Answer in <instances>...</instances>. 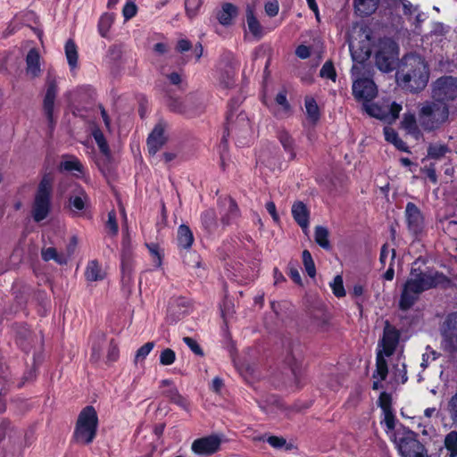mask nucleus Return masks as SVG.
Segmentation results:
<instances>
[{"label": "nucleus", "mask_w": 457, "mask_h": 457, "mask_svg": "<svg viewBox=\"0 0 457 457\" xmlns=\"http://www.w3.org/2000/svg\"><path fill=\"white\" fill-rule=\"evenodd\" d=\"M412 263L410 277L403 285L398 307L403 312L409 311L420 299V295L431 288L438 287L446 288L451 280L443 272L437 270H422Z\"/></svg>", "instance_id": "f257e3e1"}, {"label": "nucleus", "mask_w": 457, "mask_h": 457, "mask_svg": "<svg viewBox=\"0 0 457 457\" xmlns=\"http://www.w3.org/2000/svg\"><path fill=\"white\" fill-rule=\"evenodd\" d=\"M429 79V70L425 60L419 54H409L403 56L398 71L396 79L404 89L417 93L423 90Z\"/></svg>", "instance_id": "f03ea898"}, {"label": "nucleus", "mask_w": 457, "mask_h": 457, "mask_svg": "<svg viewBox=\"0 0 457 457\" xmlns=\"http://www.w3.org/2000/svg\"><path fill=\"white\" fill-rule=\"evenodd\" d=\"M350 51L353 62L358 63L352 67L353 76L356 77L353 83V94L357 100L370 103L377 96V86L371 79L360 76L361 70L366 68L364 62L370 58L371 50L370 47L355 49L353 46H350Z\"/></svg>", "instance_id": "7ed1b4c3"}, {"label": "nucleus", "mask_w": 457, "mask_h": 457, "mask_svg": "<svg viewBox=\"0 0 457 457\" xmlns=\"http://www.w3.org/2000/svg\"><path fill=\"white\" fill-rule=\"evenodd\" d=\"M449 104L433 99L421 103L419 106L418 121L426 132L439 129L449 121Z\"/></svg>", "instance_id": "20e7f679"}, {"label": "nucleus", "mask_w": 457, "mask_h": 457, "mask_svg": "<svg viewBox=\"0 0 457 457\" xmlns=\"http://www.w3.org/2000/svg\"><path fill=\"white\" fill-rule=\"evenodd\" d=\"M241 100L232 98L228 105L226 115L225 131L222 141H227V137H237L238 141L244 144L242 140L250 136L252 129L248 116L244 111H239Z\"/></svg>", "instance_id": "39448f33"}, {"label": "nucleus", "mask_w": 457, "mask_h": 457, "mask_svg": "<svg viewBox=\"0 0 457 457\" xmlns=\"http://www.w3.org/2000/svg\"><path fill=\"white\" fill-rule=\"evenodd\" d=\"M98 427V417L95 408L91 405L86 406L79 414L73 438L82 445H89L96 436Z\"/></svg>", "instance_id": "423d86ee"}, {"label": "nucleus", "mask_w": 457, "mask_h": 457, "mask_svg": "<svg viewBox=\"0 0 457 457\" xmlns=\"http://www.w3.org/2000/svg\"><path fill=\"white\" fill-rule=\"evenodd\" d=\"M54 179L51 174H45L35 194L32 217L36 222L45 220L51 209Z\"/></svg>", "instance_id": "0eeeda50"}, {"label": "nucleus", "mask_w": 457, "mask_h": 457, "mask_svg": "<svg viewBox=\"0 0 457 457\" xmlns=\"http://www.w3.org/2000/svg\"><path fill=\"white\" fill-rule=\"evenodd\" d=\"M376 67L382 72L393 71L399 64V47L391 38L380 39L375 54Z\"/></svg>", "instance_id": "6e6552de"}, {"label": "nucleus", "mask_w": 457, "mask_h": 457, "mask_svg": "<svg viewBox=\"0 0 457 457\" xmlns=\"http://www.w3.org/2000/svg\"><path fill=\"white\" fill-rule=\"evenodd\" d=\"M8 435V445L5 448L4 457H22L23 450L29 445L27 436L21 430L11 428L10 422L4 420L0 424V442Z\"/></svg>", "instance_id": "1a4fd4ad"}, {"label": "nucleus", "mask_w": 457, "mask_h": 457, "mask_svg": "<svg viewBox=\"0 0 457 457\" xmlns=\"http://www.w3.org/2000/svg\"><path fill=\"white\" fill-rule=\"evenodd\" d=\"M431 97L438 103L449 104L457 99V78L443 76L432 85Z\"/></svg>", "instance_id": "9d476101"}, {"label": "nucleus", "mask_w": 457, "mask_h": 457, "mask_svg": "<svg viewBox=\"0 0 457 457\" xmlns=\"http://www.w3.org/2000/svg\"><path fill=\"white\" fill-rule=\"evenodd\" d=\"M363 109L370 116L387 123H392L399 117L402 105L395 102L389 103L388 101L383 102L381 104L363 103Z\"/></svg>", "instance_id": "9b49d317"}, {"label": "nucleus", "mask_w": 457, "mask_h": 457, "mask_svg": "<svg viewBox=\"0 0 457 457\" xmlns=\"http://www.w3.org/2000/svg\"><path fill=\"white\" fill-rule=\"evenodd\" d=\"M442 345L450 353H457V312L447 315L440 328Z\"/></svg>", "instance_id": "f8f14e48"}, {"label": "nucleus", "mask_w": 457, "mask_h": 457, "mask_svg": "<svg viewBox=\"0 0 457 457\" xmlns=\"http://www.w3.org/2000/svg\"><path fill=\"white\" fill-rule=\"evenodd\" d=\"M418 435L406 430L399 439V451L403 457H428L424 445L418 440Z\"/></svg>", "instance_id": "ddd939ff"}, {"label": "nucleus", "mask_w": 457, "mask_h": 457, "mask_svg": "<svg viewBox=\"0 0 457 457\" xmlns=\"http://www.w3.org/2000/svg\"><path fill=\"white\" fill-rule=\"evenodd\" d=\"M46 90L43 99V112L50 127L55 124L54 118V103L58 94V85L56 79L48 74L46 78Z\"/></svg>", "instance_id": "4468645a"}, {"label": "nucleus", "mask_w": 457, "mask_h": 457, "mask_svg": "<svg viewBox=\"0 0 457 457\" xmlns=\"http://www.w3.org/2000/svg\"><path fill=\"white\" fill-rule=\"evenodd\" d=\"M405 219L408 230L413 236H419L424 228V217L420 208L411 202L407 203L405 207Z\"/></svg>", "instance_id": "2eb2a0df"}, {"label": "nucleus", "mask_w": 457, "mask_h": 457, "mask_svg": "<svg viewBox=\"0 0 457 457\" xmlns=\"http://www.w3.org/2000/svg\"><path fill=\"white\" fill-rule=\"evenodd\" d=\"M220 437L217 435H211L195 439L192 443L191 449L199 455H212L220 450Z\"/></svg>", "instance_id": "dca6fc26"}, {"label": "nucleus", "mask_w": 457, "mask_h": 457, "mask_svg": "<svg viewBox=\"0 0 457 457\" xmlns=\"http://www.w3.org/2000/svg\"><path fill=\"white\" fill-rule=\"evenodd\" d=\"M90 205V200L86 191L81 187L72 190L68 199V208L76 216H81Z\"/></svg>", "instance_id": "f3484780"}, {"label": "nucleus", "mask_w": 457, "mask_h": 457, "mask_svg": "<svg viewBox=\"0 0 457 457\" xmlns=\"http://www.w3.org/2000/svg\"><path fill=\"white\" fill-rule=\"evenodd\" d=\"M400 333L392 326L388 320L385 322L383 337L381 339L382 353L386 356H391L399 343Z\"/></svg>", "instance_id": "a211bd4d"}, {"label": "nucleus", "mask_w": 457, "mask_h": 457, "mask_svg": "<svg viewBox=\"0 0 457 457\" xmlns=\"http://www.w3.org/2000/svg\"><path fill=\"white\" fill-rule=\"evenodd\" d=\"M165 136V124L163 122L157 123L147 138L148 153L154 155L167 142Z\"/></svg>", "instance_id": "6ab92c4d"}, {"label": "nucleus", "mask_w": 457, "mask_h": 457, "mask_svg": "<svg viewBox=\"0 0 457 457\" xmlns=\"http://www.w3.org/2000/svg\"><path fill=\"white\" fill-rule=\"evenodd\" d=\"M292 216L295 221L302 228L306 234L309 227L310 212L305 204L302 201L294 203L292 206Z\"/></svg>", "instance_id": "aec40b11"}, {"label": "nucleus", "mask_w": 457, "mask_h": 457, "mask_svg": "<svg viewBox=\"0 0 457 457\" xmlns=\"http://www.w3.org/2000/svg\"><path fill=\"white\" fill-rule=\"evenodd\" d=\"M188 311V302L183 297L172 300L168 307V319L172 322L179 320Z\"/></svg>", "instance_id": "412c9836"}, {"label": "nucleus", "mask_w": 457, "mask_h": 457, "mask_svg": "<svg viewBox=\"0 0 457 457\" xmlns=\"http://www.w3.org/2000/svg\"><path fill=\"white\" fill-rule=\"evenodd\" d=\"M312 325L319 330H326L329 315L323 306L313 307L309 312Z\"/></svg>", "instance_id": "4be33fe9"}, {"label": "nucleus", "mask_w": 457, "mask_h": 457, "mask_svg": "<svg viewBox=\"0 0 457 457\" xmlns=\"http://www.w3.org/2000/svg\"><path fill=\"white\" fill-rule=\"evenodd\" d=\"M39 54L37 49L31 48L26 56V73L31 79L38 77L41 73Z\"/></svg>", "instance_id": "5701e85b"}, {"label": "nucleus", "mask_w": 457, "mask_h": 457, "mask_svg": "<svg viewBox=\"0 0 457 457\" xmlns=\"http://www.w3.org/2000/svg\"><path fill=\"white\" fill-rule=\"evenodd\" d=\"M238 14V9L231 3H225L221 9L218 11L216 17L219 22L223 26H228L232 23V20Z\"/></svg>", "instance_id": "b1692460"}, {"label": "nucleus", "mask_w": 457, "mask_h": 457, "mask_svg": "<svg viewBox=\"0 0 457 457\" xmlns=\"http://www.w3.org/2000/svg\"><path fill=\"white\" fill-rule=\"evenodd\" d=\"M16 342L20 347L29 352L33 345V337L30 330L23 325L18 326L15 331Z\"/></svg>", "instance_id": "393cba45"}, {"label": "nucleus", "mask_w": 457, "mask_h": 457, "mask_svg": "<svg viewBox=\"0 0 457 457\" xmlns=\"http://www.w3.org/2000/svg\"><path fill=\"white\" fill-rule=\"evenodd\" d=\"M224 202H227L228 206L224 214H222L220 218V221L223 226H228L230 225L236 219H237L240 215L239 208L236 203V201L228 196L226 197Z\"/></svg>", "instance_id": "a878e982"}, {"label": "nucleus", "mask_w": 457, "mask_h": 457, "mask_svg": "<svg viewBox=\"0 0 457 457\" xmlns=\"http://www.w3.org/2000/svg\"><path fill=\"white\" fill-rule=\"evenodd\" d=\"M277 138L282 145L284 150L289 154V160L293 161L296 158L295 143L292 136L284 129H280L277 133Z\"/></svg>", "instance_id": "bb28decb"}, {"label": "nucleus", "mask_w": 457, "mask_h": 457, "mask_svg": "<svg viewBox=\"0 0 457 457\" xmlns=\"http://www.w3.org/2000/svg\"><path fill=\"white\" fill-rule=\"evenodd\" d=\"M177 240L179 248L184 250L190 249L194 243V236L188 226L182 224L179 227Z\"/></svg>", "instance_id": "cd10ccee"}, {"label": "nucleus", "mask_w": 457, "mask_h": 457, "mask_svg": "<svg viewBox=\"0 0 457 457\" xmlns=\"http://www.w3.org/2000/svg\"><path fill=\"white\" fill-rule=\"evenodd\" d=\"M379 0H354V7L361 15L372 14L378 8Z\"/></svg>", "instance_id": "c85d7f7f"}, {"label": "nucleus", "mask_w": 457, "mask_h": 457, "mask_svg": "<svg viewBox=\"0 0 457 457\" xmlns=\"http://www.w3.org/2000/svg\"><path fill=\"white\" fill-rule=\"evenodd\" d=\"M246 21L249 31L256 37L262 36V29L260 22L254 16V12L252 7L247 6L246 8Z\"/></svg>", "instance_id": "c756f323"}, {"label": "nucleus", "mask_w": 457, "mask_h": 457, "mask_svg": "<svg viewBox=\"0 0 457 457\" xmlns=\"http://www.w3.org/2000/svg\"><path fill=\"white\" fill-rule=\"evenodd\" d=\"M85 276L88 281H97L104 278V272L102 270L98 262L94 260L88 262Z\"/></svg>", "instance_id": "7c9ffc66"}, {"label": "nucleus", "mask_w": 457, "mask_h": 457, "mask_svg": "<svg viewBox=\"0 0 457 457\" xmlns=\"http://www.w3.org/2000/svg\"><path fill=\"white\" fill-rule=\"evenodd\" d=\"M385 138L387 142L392 143L398 150L409 152L408 146L398 136L397 132L392 129L386 127L384 129Z\"/></svg>", "instance_id": "2f4dec72"}, {"label": "nucleus", "mask_w": 457, "mask_h": 457, "mask_svg": "<svg viewBox=\"0 0 457 457\" xmlns=\"http://www.w3.org/2000/svg\"><path fill=\"white\" fill-rule=\"evenodd\" d=\"M42 259L46 262L54 260L60 265L67 264L68 257L63 253H58L54 247L43 248L41 251Z\"/></svg>", "instance_id": "473e14b6"}, {"label": "nucleus", "mask_w": 457, "mask_h": 457, "mask_svg": "<svg viewBox=\"0 0 457 457\" xmlns=\"http://www.w3.org/2000/svg\"><path fill=\"white\" fill-rule=\"evenodd\" d=\"M162 395L167 397L171 403L179 405L182 409L188 411V402L187 400L181 395L178 389L173 386L168 390L163 391Z\"/></svg>", "instance_id": "72a5a7b5"}, {"label": "nucleus", "mask_w": 457, "mask_h": 457, "mask_svg": "<svg viewBox=\"0 0 457 457\" xmlns=\"http://www.w3.org/2000/svg\"><path fill=\"white\" fill-rule=\"evenodd\" d=\"M451 152V148L445 144H430L428 146V157L434 160H440Z\"/></svg>", "instance_id": "f704fd0d"}, {"label": "nucleus", "mask_w": 457, "mask_h": 457, "mask_svg": "<svg viewBox=\"0 0 457 457\" xmlns=\"http://www.w3.org/2000/svg\"><path fill=\"white\" fill-rule=\"evenodd\" d=\"M120 258L122 272L129 273L131 270L132 252L127 239H123Z\"/></svg>", "instance_id": "c9c22d12"}, {"label": "nucleus", "mask_w": 457, "mask_h": 457, "mask_svg": "<svg viewBox=\"0 0 457 457\" xmlns=\"http://www.w3.org/2000/svg\"><path fill=\"white\" fill-rule=\"evenodd\" d=\"M329 232L327 228L323 226H316L314 232L315 242L323 249L330 250L331 245L328 240Z\"/></svg>", "instance_id": "e433bc0d"}, {"label": "nucleus", "mask_w": 457, "mask_h": 457, "mask_svg": "<svg viewBox=\"0 0 457 457\" xmlns=\"http://www.w3.org/2000/svg\"><path fill=\"white\" fill-rule=\"evenodd\" d=\"M106 342L105 335L101 333L98 334L96 338L94 340L92 344V353L90 356V361L92 362H97L101 359L102 351Z\"/></svg>", "instance_id": "4c0bfd02"}, {"label": "nucleus", "mask_w": 457, "mask_h": 457, "mask_svg": "<svg viewBox=\"0 0 457 457\" xmlns=\"http://www.w3.org/2000/svg\"><path fill=\"white\" fill-rule=\"evenodd\" d=\"M65 54L71 69H76L78 66L79 54L77 46L72 39H69L65 44Z\"/></svg>", "instance_id": "58836bf2"}, {"label": "nucleus", "mask_w": 457, "mask_h": 457, "mask_svg": "<svg viewBox=\"0 0 457 457\" xmlns=\"http://www.w3.org/2000/svg\"><path fill=\"white\" fill-rule=\"evenodd\" d=\"M382 351H378L376 358V370L373 378H379L380 380H385L388 374V367L386 359L384 358Z\"/></svg>", "instance_id": "ea45409f"}, {"label": "nucleus", "mask_w": 457, "mask_h": 457, "mask_svg": "<svg viewBox=\"0 0 457 457\" xmlns=\"http://www.w3.org/2000/svg\"><path fill=\"white\" fill-rule=\"evenodd\" d=\"M201 220L204 228L208 232L214 231L218 226L216 212L213 209H208L204 212L201 216Z\"/></svg>", "instance_id": "a19ab883"}, {"label": "nucleus", "mask_w": 457, "mask_h": 457, "mask_svg": "<svg viewBox=\"0 0 457 457\" xmlns=\"http://www.w3.org/2000/svg\"><path fill=\"white\" fill-rule=\"evenodd\" d=\"M418 117L415 116L413 113H404L403 120H402V126L403 128L408 131V133L415 135L420 133L419 126L418 125Z\"/></svg>", "instance_id": "79ce46f5"}, {"label": "nucleus", "mask_w": 457, "mask_h": 457, "mask_svg": "<svg viewBox=\"0 0 457 457\" xmlns=\"http://www.w3.org/2000/svg\"><path fill=\"white\" fill-rule=\"evenodd\" d=\"M306 113L308 118L313 122H317L320 119V110L316 101L312 97H305L304 100Z\"/></svg>", "instance_id": "37998d69"}, {"label": "nucleus", "mask_w": 457, "mask_h": 457, "mask_svg": "<svg viewBox=\"0 0 457 457\" xmlns=\"http://www.w3.org/2000/svg\"><path fill=\"white\" fill-rule=\"evenodd\" d=\"M114 21V15L104 13L98 22V31L103 37H107V33Z\"/></svg>", "instance_id": "c03bdc74"}, {"label": "nucleus", "mask_w": 457, "mask_h": 457, "mask_svg": "<svg viewBox=\"0 0 457 457\" xmlns=\"http://www.w3.org/2000/svg\"><path fill=\"white\" fill-rule=\"evenodd\" d=\"M302 258L307 274L311 278H314L316 275V268L311 253L308 250H303L302 253Z\"/></svg>", "instance_id": "a18cd8bd"}, {"label": "nucleus", "mask_w": 457, "mask_h": 457, "mask_svg": "<svg viewBox=\"0 0 457 457\" xmlns=\"http://www.w3.org/2000/svg\"><path fill=\"white\" fill-rule=\"evenodd\" d=\"M445 446L450 452L451 457L457 455V431H451L446 435Z\"/></svg>", "instance_id": "49530a36"}, {"label": "nucleus", "mask_w": 457, "mask_h": 457, "mask_svg": "<svg viewBox=\"0 0 457 457\" xmlns=\"http://www.w3.org/2000/svg\"><path fill=\"white\" fill-rule=\"evenodd\" d=\"M203 4V0H185V10L189 19L195 18Z\"/></svg>", "instance_id": "de8ad7c7"}, {"label": "nucleus", "mask_w": 457, "mask_h": 457, "mask_svg": "<svg viewBox=\"0 0 457 457\" xmlns=\"http://www.w3.org/2000/svg\"><path fill=\"white\" fill-rule=\"evenodd\" d=\"M93 136L101 153L109 157L110 149L104 134L100 130H96L94 132Z\"/></svg>", "instance_id": "09e8293b"}, {"label": "nucleus", "mask_w": 457, "mask_h": 457, "mask_svg": "<svg viewBox=\"0 0 457 457\" xmlns=\"http://www.w3.org/2000/svg\"><path fill=\"white\" fill-rule=\"evenodd\" d=\"M183 262L186 265L192 268H196L200 266V256L195 253L188 250H186L183 254Z\"/></svg>", "instance_id": "8fccbe9b"}, {"label": "nucleus", "mask_w": 457, "mask_h": 457, "mask_svg": "<svg viewBox=\"0 0 457 457\" xmlns=\"http://www.w3.org/2000/svg\"><path fill=\"white\" fill-rule=\"evenodd\" d=\"M320 75L322 78L329 79L333 81L336 80L337 72L334 64L331 61H327L320 71Z\"/></svg>", "instance_id": "3c124183"}, {"label": "nucleus", "mask_w": 457, "mask_h": 457, "mask_svg": "<svg viewBox=\"0 0 457 457\" xmlns=\"http://www.w3.org/2000/svg\"><path fill=\"white\" fill-rule=\"evenodd\" d=\"M154 342H147L140 348H138L135 355L134 362L137 363L138 361L145 360L150 352L154 349Z\"/></svg>", "instance_id": "603ef678"}, {"label": "nucleus", "mask_w": 457, "mask_h": 457, "mask_svg": "<svg viewBox=\"0 0 457 457\" xmlns=\"http://www.w3.org/2000/svg\"><path fill=\"white\" fill-rule=\"evenodd\" d=\"M176 360V353L170 348H165L160 354V364L169 366L174 363Z\"/></svg>", "instance_id": "864d4df0"}, {"label": "nucleus", "mask_w": 457, "mask_h": 457, "mask_svg": "<svg viewBox=\"0 0 457 457\" xmlns=\"http://www.w3.org/2000/svg\"><path fill=\"white\" fill-rule=\"evenodd\" d=\"M333 294L337 297H343L345 295V290L343 284V278L340 275L334 278L333 282L330 283Z\"/></svg>", "instance_id": "5fc2aeb1"}, {"label": "nucleus", "mask_w": 457, "mask_h": 457, "mask_svg": "<svg viewBox=\"0 0 457 457\" xmlns=\"http://www.w3.org/2000/svg\"><path fill=\"white\" fill-rule=\"evenodd\" d=\"M220 84L224 88H230L235 85V74L230 71H226L220 74Z\"/></svg>", "instance_id": "6e6d98bb"}, {"label": "nucleus", "mask_w": 457, "mask_h": 457, "mask_svg": "<svg viewBox=\"0 0 457 457\" xmlns=\"http://www.w3.org/2000/svg\"><path fill=\"white\" fill-rule=\"evenodd\" d=\"M447 411L453 424H457V392L451 397Z\"/></svg>", "instance_id": "4d7b16f0"}, {"label": "nucleus", "mask_w": 457, "mask_h": 457, "mask_svg": "<svg viewBox=\"0 0 457 457\" xmlns=\"http://www.w3.org/2000/svg\"><path fill=\"white\" fill-rule=\"evenodd\" d=\"M182 340L195 355L200 357L204 355L203 349L196 342V340L189 337H184Z\"/></svg>", "instance_id": "13d9d810"}, {"label": "nucleus", "mask_w": 457, "mask_h": 457, "mask_svg": "<svg viewBox=\"0 0 457 457\" xmlns=\"http://www.w3.org/2000/svg\"><path fill=\"white\" fill-rule=\"evenodd\" d=\"M60 169L67 171L77 170L81 172L82 165L77 159H73L62 162L60 164Z\"/></svg>", "instance_id": "bf43d9fd"}, {"label": "nucleus", "mask_w": 457, "mask_h": 457, "mask_svg": "<svg viewBox=\"0 0 457 457\" xmlns=\"http://www.w3.org/2000/svg\"><path fill=\"white\" fill-rule=\"evenodd\" d=\"M137 7L133 1H128L123 7L122 13L126 21L130 20L137 14Z\"/></svg>", "instance_id": "052dcab7"}, {"label": "nucleus", "mask_w": 457, "mask_h": 457, "mask_svg": "<svg viewBox=\"0 0 457 457\" xmlns=\"http://www.w3.org/2000/svg\"><path fill=\"white\" fill-rule=\"evenodd\" d=\"M378 406L382 409L383 411L386 410H392V399L389 394L386 392H382L378 400Z\"/></svg>", "instance_id": "680f3d73"}, {"label": "nucleus", "mask_w": 457, "mask_h": 457, "mask_svg": "<svg viewBox=\"0 0 457 457\" xmlns=\"http://www.w3.org/2000/svg\"><path fill=\"white\" fill-rule=\"evenodd\" d=\"M168 106L174 112L184 113L186 112L183 103L177 98H170Z\"/></svg>", "instance_id": "e2e57ef3"}, {"label": "nucleus", "mask_w": 457, "mask_h": 457, "mask_svg": "<svg viewBox=\"0 0 457 457\" xmlns=\"http://www.w3.org/2000/svg\"><path fill=\"white\" fill-rule=\"evenodd\" d=\"M106 227L111 230L113 236H116L118 233V223L116 220V213L114 211H111L108 213V220L106 223Z\"/></svg>", "instance_id": "0e129e2a"}, {"label": "nucleus", "mask_w": 457, "mask_h": 457, "mask_svg": "<svg viewBox=\"0 0 457 457\" xmlns=\"http://www.w3.org/2000/svg\"><path fill=\"white\" fill-rule=\"evenodd\" d=\"M384 413V421L386 428L389 430H393L395 427V418L393 412V410H386L383 411Z\"/></svg>", "instance_id": "69168bd1"}, {"label": "nucleus", "mask_w": 457, "mask_h": 457, "mask_svg": "<svg viewBox=\"0 0 457 457\" xmlns=\"http://www.w3.org/2000/svg\"><path fill=\"white\" fill-rule=\"evenodd\" d=\"M119 357V348L117 345L112 340L109 344L107 361H115Z\"/></svg>", "instance_id": "338daca9"}, {"label": "nucleus", "mask_w": 457, "mask_h": 457, "mask_svg": "<svg viewBox=\"0 0 457 457\" xmlns=\"http://www.w3.org/2000/svg\"><path fill=\"white\" fill-rule=\"evenodd\" d=\"M268 444L274 447V448H282L286 444L287 441L284 437L277 436H270L267 438Z\"/></svg>", "instance_id": "774afa93"}]
</instances>
